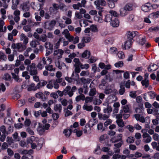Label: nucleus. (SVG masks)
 <instances>
[{
	"label": "nucleus",
	"instance_id": "obj_3",
	"mask_svg": "<svg viewBox=\"0 0 159 159\" xmlns=\"http://www.w3.org/2000/svg\"><path fill=\"white\" fill-rule=\"evenodd\" d=\"M64 95H68L70 97H72L74 93L71 90V87L70 86H67L63 90Z\"/></svg>",
	"mask_w": 159,
	"mask_h": 159
},
{
	"label": "nucleus",
	"instance_id": "obj_36",
	"mask_svg": "<svg viewBox=\"0 0 159 159\" xmlns=\"http://www.w3.org/2000/svg\"><path fill=\"white\" fill-rule=\"evenodd\" d=\"M39 44V42L36 40H32L30 42V45L32 48H35Z\"/></svg>",
	"mask_w": 159,
	"mask_h": 159
},
{
	"label": "nucleus",
	"instance_id": "obj_8",
	"mask_svg": "<svg viewBox=\"0 0 159 159\" xmlns=\"http://www.w3.org/2000/svg\"><path fill=\"white\" fill-rule=\"evenodd\" d=\"M117 99V97L115 95H110L107 98V102L108 104H111L116 101Z\"/></svg>",
	"mask_w": 159,
	"mask_h": 159
},
{
	"label": "nucleus",
	"instance_id": "obj_2",
	"mask_svg": "<svg viewBox=\"0 0 159 159\" xmlns=\"http://www.w3.org/2000/svg\"><path fill=\"white\" fill-rule=\"evenodd\" d=\"M50 125L49 124H46L44 125L39 124V126L37 128V130L39 134L40 135L43 134L45 130H48Z\"/></svg>",
	"mask_w": 159,
	"mask_h": 159
},
{
	"label": "nucleus",
	"instance_id": "obj_17",
	"mask_svg": "<svg viewBox=\"0 0 159 159\" xmlns=\"http://www.w3.org/2000/svg\"><path fill=\"white\" fill-rule=\"evenodd\" d=\"M21 9L24 11H28L30 9L29 5L26 3H24L21 5Z\"/></svg>",
	"mask_w": 159,
	"mask_h": 159
},
{
	"label": "nucleus",
	"instance_id": "obj_4",
	"mask_svg": "<svg viewBox=\"0 0 159 159\" xmlns=\"http://www.w3.org/2000/svg\"><path fill=\"white\" fill-rule=\"evenodd\" d=\"M138 35L139 33L137 31L129 32L127 33V36L128 39L133 41V38Z\"/></svg>",
	"mask_w": 159,
	"mask_h": 159
},
{
	"label": "nucleus",
	"instance_id": "obj_20",
	"mask_svg": "<svg viewBox=\"0 0 159 159\" xmlns=\"http://www.w3.org/2000/svg\"><path fill=\"white\" fill-rule=\"evenodd\" d=\"M97 123L98 121L97 120L94 119H90L87 124H88L90 127L91 126V127H92L94 125L96 124Z\"/></svg>",
	"mask_w": 159,
	"mask_h": 159
},
{
	"label": "nucleus",
	"instance_id": "obj_30",
	"mask_svg": "<svg viewBox=\"0 0 159 159\" xmlns=\"http://www.w3.org/2000/svg\"><path fill=\"white\" fill-rule=\"evenodd\" d=\"M16 49L19 52H22L24 50L23 46L21 44L17 43L16 44Z\"/></svg>",
	"mask_w": 159,
	"mask_h": 159
},
{
	"label": "nucleus",
	"instance_id": "obj_12",
	"mask_svg": "<svg viewBox=\"0 0 159 159\" xmlns=\"http://www.w3.org/2000/svg\"><path fill=\"white\" fill-rule=\"evenodd\" d=\"M56 23V21L54 20H52L50 21L49 23L48 26L46 28L50 30H52Z\"/></svg>",
	"mask_w": 159,
	"mask_h": 159
},
{
	"label": "nucleus",
	"instance_id": "obj_9",
	"mask_svg": "<svg viewBox=\"0 0 159 159\" xmlns=\"http://www.w3.org/2000/svg\"><path fill=\"white\" fill-rule=\"evenodd\" d=\"M36 97L38 98L41 99L43 101H45L47 98L44 94L41 92H39L35 94Z\"/></svg>",
	"mask_w": 159,
	"mask_h": 159
},
{
	"label": "nucleus",
	"instance_id": "obj_1",
	"mask_svg": "<svg viewBox=\"0 0 159 159\" xmlns=\"http://www.w3.org/2000/svg\"><path fill=\"white\" fill-rule=\"evenodd\" d=\"M26 69L31 75H36L38 74V71L34 63H32L30 65L27 66Z\"/></svg>",
	"mask_w": 159,
	"mask_h": 159
},
{
	"label": "nucleus",
	"instance_id": "obj_52",
	"mask_svg": "<svg viewBox=\"0 0 159 159\" xmlns=\"http://www.w3.org/2000/svg\"><path fill=\"white\" fill-rule=\"evenodd\" d=\"M73 61L75 63L74 66H80L81 65L79 58H75Z\"/></svg>",
	"mask_w": 159,
	"mask_h": 159
},
{
	"label": "nucleus",
	"instance_id": "obj_6",
	"mask_svg": "<svg viewBox=\"0 0 159 159\" xmlns=\"http://www.w3.org/2000/svg\"><path fill=\"white\" fill-rule=\"evenodd\" d=\"M63 53L64 51L63 50L58 49L54 51L53 54L55 56H57L58 59H59L62 57Z\"/></svg>",
	"mask_w": 159,
	"mask_h": 159
},
{
	"label": "nucleus",
	"instance_id": "obj_33",
	"mask_svg": "<svg viewBox=\"0 0 159 159\" xmlns=\"http://www.w3.org/2000/svg\"><path fill=\"white\" fill-rule=\"evenodd\" d=\"M12 78L17 82H20L21 81V80L19 78L18 75H16L14 73H11Z\"/></svg>",
	"mask_w": 159,
	"mask_h": 159
},
{
	"label": "nucleus",
	"instance_id": "obj_18",
	"mask_svg": "<svg viewBox=\"0 0 159 159\" xmlns=\"http://www.w3.org/2000/svg\"><path fill=\"white\" fill-rule=\"evenodd\" d=\"M83 109L84 110H86L88 111H91L93 109V107L92 106H88L86 103H84L83 106Z\"/></svg>",
	"mask_w": 159,
	"mask_h": 159
},
{
	"label": "nucleus",
	"instance_id": "obj_37",
	"mask_svg": "<svg viewBox=\"0 0 159 159\" xmlns=\"http://www.w3.org/2000/svg\"><path fill=\"white\" fill-rule=\"evenodd\" d=\"M112 108L110 106H107V107L104 109L103 111L105 113H110L112 111Z\"/></svg>",
	"mask_w": 159,
	"mask_h": 159
},
{
	"label": "nucleus",
	"instance_id": "obj_55",
	"mask_svg": "<svg viewBox=\"0 0 159 159\" xmlns=\"http://www.w3.org/2000/svg\"><path fill=\"white\" fill-rule=\"evenodd\" d=\"M0 130L3 134H7V131L6 130V127L4 125H2L0 127Z\"/></svg>",
	"mask_w": 159,
	"mask_h": 159
},
{
	"label": "nucleus",
	"instance_id": "obj_44",
	"mask_svg": "<svg viewBox=\"0 0 159 159\" xmlns=\"http://www.w3.org/2000/svg\"><path fill=\"white\" fill-rule=\"evenodd\" d=\"M22 76L23 77H25V79L26 80H28L30 78V76L29 75L27 71L23 72L22 74Z\"/></svg>",
	"mask_w": 159,
	"mask_h": 159
},
{
	"label": "nucleus",
	"instance_id": "obj_7",
	"mask_svg": "<svg viewBox=\"0 0 159 159\" xmlns=\"http://www.w3.org/2000/svg\"><path fill=\"white\" fill-rule=\"evenodd\" d=\"M46 64V61L44 57L42 58V60L39 63L37 67L39 69L42 70L44 67V65Z\"/></svg>",
	"mask_w": 159,
	"mask_h": 159
},
{
	"label": "nucleus",
	"instance_id": "obj_50",
	"mask_svg": "<svg viewBox=\"0 0 159 159\" xmlns=\"http://www.w3.org/2000/svg\"><path fill=\"white\" fill-rule=\"evenodd\" d=\"M7 59V56L2 52L0 51V60L5 61Z\"/></svg>",
	"mask_w": 159,
	"mask_h": 159
},
{
	"label": "nucleus",
	"instance_id": "obj_31",
	"mask_svg": "<svg viewBox=\"0 0 159 159\" xmlns=\"http://www.w3.org/2000/svg\"><path fill=\"white\" fill-rule=\"evenodd\" d=\"M72 129H66L64 130V133L66 137H69L71 134Z\"/></svg>",
	"mask_w": 159,
	"mask_h": 159
},
{
	"label": "nucleus",
	"instance_id": "obj_45",
	"mask_svg": "<svg viewBox=\"0 0 159 159\" xmlns=\"http://www.w3.org/2000/svg\"><path fill=\"white\" fill-rule=\"evenodd\" d=\"M63 39V38H60L58 41L54 45V47L55 48L57 49L58 48L60 45V43L62 41V39Z\"/></svg>",
	"mask_w": 159,
	"mask_h": 159
},
{
	"label": "nucleus",
	"instance_id": "obj_42",
	"mask_svg": "<svg viewBox=\"0 0 159 159\" xmlns=\"http://www.w3.org/2000/svg\"><path fill=\"white\" fill-rule=\"evenodd\" d=\"M116 122L118 125L120 127H123L124 126V124L122 119L117 120Z\"/></svg>",
	"mask_w": 159,
	"mask_h": 159
},
{
	"label": "nucleus",
	"instance_id": "obj_27",
	"mask_svg": "<svg viewBox=\"0 0 159 159\" xmlns=\"http://www.w3.org/2000/svg\"><path fill=\"white\" fill-rule=\"evenodd\" d=\"M159 17V11H157L156 12L152 13L149 16V17L153 18H156Z\"/></svg>",
	"mask_w": 159,
	"mask_h": 159
},
{
	"label": "nucleus",
	"instance_id": "obj_48",
	"mask_svg": "<svg viewBox=\"0 0 159 159\" xmlns=\"http://www.w3.org/2000/svg\"><path fill=\"white\" fill-rule=\"evenodd\" d=\"M35 15V18L36 19V21H40L42 20L41 16L39 15L38 12H35L34 13Z\"/></svg>",
	"mask_w": 159,
	"mask_h": 159
},
{
	"label": "nucleus",
	"instance_id": "obj_54",
	"mask_svg": "<svg viewBox=\"0 0 159 159\" xmlns=\"http://www.w3.org/2000/svg\"><path fill=\"white\" fill-rule=\"evenodd\" d=\"M124 8L127 11H130L132 10V5L131 4H128L125 6Z\"/></svg>",
	"mask_w": 159,
	"mask_h": 159
},
{
	"label": "nucleus",
	"instance_id": "obj_57",
	"mask_svg": "<svg viewBox=\"0 0 159 159\" xmlns=\"http://www.w3.org/2000/svg\"><path fill=\"white\" fill-rule=\"evenodd\" d=\"M109 13L110 15H111V16H113L114 17H117L119 15V14L115 11L111 10L109 11Z\"/></svg>",
	"mask_w": 159,
	"mask_h": 159
},
{
	"label": "nucleus",
	"instance_id": "obj_49",
	"mask_svg": "<svg viewBox=\"0 0 159 159\" xmlns=\"http://www.w3.org/2000/svg\"><path fill=\"white\" fill-rule=\"evenodd\" d=\"M117 55L120 59H123L125 57V55L124 53L121 51L119 52L118 53Z\"/></svg>",
	"mask_w": 159,
	"mask_h": 159
},
{
	"label": "nucleus",
	"instance_id": "obj_26",
	"mask_svg": "<svg viewBox=\"0 0 159 159\" xmlns=\"http://www.w3.org/2000/svg\"><path fill=\"white\" fill-rule=\"evenodd\" d=\"M141 84L143 86H145V88H148L149 85V80L143 79L141 81Z\"/></svg>",
	"mask_w": 159,
	"mask_h": 159
},
{
	"label": "nucleus",
	"instance_id": "obj_19",
	"mask_svg": "<svg viewBox=\"0 0 159 159\" xmlns=\"http://www.w3.org/2000/svg\"><path fill=\"white\" fill-rule=\"evenodd\" d=\"M12 67L11 65L8 66L7 64H5L4 66L3 67L2 65H0V70H5L7 69L10 70Z\"/></svg>",
	"mask_w": 159,
	"mask_h": 159
},
{
	"label": "nucleus",
	"instance_id": "obj_40",
	"mask_svg": "<svg viewBox=\"0 0 159 159\" xmlns=\"http://www.w3.org/2000/svg\"><path fill=\"white\" fill-rule=\"evenodd\" d=\"M85 99V96L83 94H80L77 96L75 98V100L77 102H79L80 100H84Z\"/></svg>",
	"mask_w": 159,
	"mask_h": 159
},
{
	"label": "nucleus",
	"instance_id": "obj_47",
	"mask_svg": "<svg viewBox=\"0 0 159 159\" xmlns=\"http://www.w3.org/2000/svg\"><path fill=\"white\" fill-rule=\"evenodd\" d=\"M133 42V41L128 39L125 43V46L129 48Z\"/></svg>",
	"mask_w": 159,
	"mask_h": 159
},
{
	"label": "nucleus",
	"instance_id": "obj_32",
	"mask_svg": "<svg viewBox=\"0 0 159 159\" xmlns=\"http://www.w3.org/2000/svg\"><path fill=\"white\" fill-rule=\"evenodd\" d=\"M120 12V15L122 16H125L128 14V11L125 9V8L121 9Z\"/></svg>",
	"mask_w": 159,
	"mask_h": 159
},
{
	"label": "nucleus",
	"instance_id": "obj_58",
	"mask_svg": "<svg viewBox=\"0 0 159 159\" xmlns=\"http://www.w3.org/2000/svg\"><path fill=\"white\" fill-rule=\"evenodd\" d=\"M89 74V72L88 70L87 71H82L80 73V75L81 76H87Z\"/></svg>",
	"mask_w": 159,
	"mask_h": 159
},
{
	"label": "nucleus",
	"instance_id": "obj_59",
	"mask_svg": "<svg viewBox=\"0 0 159 159\" xmlns=\"http://www.w3.org/2000/svg\"><path fill=\"white\" fill-rule=\"evenodd\" d=\"M145 42H146L145 37V36H144V37L141 38V39H140L139 41V43L140 45H143L145 43Z\"/></svg>",
	"mask_w": 159,
	"mask_h": 159
},
{
	"label": "nucleus",
	"instance_id": "obj_21",
	"mask_svg": "<svg viewBox=\"0 0 159 159\" xmlns=\"http://www.w3.org/2000/svg\"><path fill=\"white\" fill-rule=\"evenodd\" d=\"M90 55V51L86 50L82 53L81 56L83 58H88L89 57Z\"/></svg>",
	"mask_w": 159,
	"mask_h": 159
},
{
	"label": "nucleus",
	"instance_id": "obj_56",
	"mask_svg": "<svg viewBox=\"0 0 159 159\" xmlns=\"http://www.w3.org/2000/svg\"><path fill=\"white\" fill-rule=\"evenodd\" d=\"M107 138V134H103L101 136L99 140L100 142L102 141L106 140Z\"/></svg>",
	"mask_w": 159,
	"mask_h": 159
},
{
	"label": "nucleus",
	"instance_id": "obj_34",
	"mask_svg": "<svg viewBox=\"0 0 159 159\" xmlns=\"http://www.w3.org/2000/svg\"><path fill=\"white\" fill-rule=\"evenodd\" d=\"M45 48L48 49L52 50L53 49V45L50 42H47L45 43Z\"/></svg>",
	"mask_w": 159,
	"mask_h": 159
},
{
	"label": "nucleus",
	"instance_id": "obj_24",
	"mask_svg": "<svg viewBox=\"0 0 159 159\" xmlns=\"http://www.w3.org/2000/svg\"><path fill=\"white\" fill-rule=\"evenodd\" d=\"M112 17L111 15L108 14L105 15L104 21L106 22H110L111 21Z\"/></svg>",
	"mask_w": 159,
	"mask_h": 159
},
{
	"label": "nucleus",
	"instance_id": "obj_14",
	"mask_svg": "<svg viewBox=\"0 0 159 159\" xmlns=\"http://www.w3.org/2000/svg\"><path fill=\"white\" fill-rule=\"evenodd\" d=\"M129 106V105H126L125 106H123L122 107V109L120 110L122 111L123 113H129L130 112Z\"/></svg>",
	"mask_w": 159,
	"mask_h": 159
},
{
	"label": "nucleus",
	"instance_id": "obj_43",
	"mask_svg": "<svg viewBox=\"0 0 159 159\" xmlns=\"http://www.w3.org/2000/svg\"><path fill=\"white\" fill-rule=\"evenodd\" d=\"M124 63L122 61H120L115 64V66L116 67H121L123 66Z\"/></svg>",
	"mask_w": 159,
	"mask_h": 159
},
{
	"label": "nucleus",
	"instance_id": "obj_25",
	"mask_svg": "<svg viewBox=\"0 0 159 159\" xmlns=\"http://www.w3.org/2000/svg\"><path fill=\"white\" fill-rule=\"evenodd\" d=\"M54 110L56 111H58L60 113L61 111L62 106L60 104H56L54 107Z\"/></svg>",
	"mask_w": 159,
	"mask_h": 159
},
{
	"label": "nucleus",
	"instance_id": "obj_38",
	"mask_svg": "<svg viewBox=\"0 0 159 159\" xmlns=\"http://www.w3.org/2000/svg\"><path fill=\"white\" fill-rule=\"evenodd\" d=\"M80 80L82 83L84 84L89 83L91 81V79H85L84 78H81L80 79Z\"/></svg>",
	"mask_w": 159,
	"mask_h": 159
},
{
	"label": "nucleus",
	"instance_id": "obj_5",
	"mask_svg": "<svg viewBox=\"0 0 159 159\" xmlns=\"http://www.w3.org/2000/svg\"><path fill=\"white\" fill-rule=\"evenodd\" d=\"M152 8V5L148 3H147L144 5H142L141 7V10L146 12L149 11Z\"/></svg>",
	"mask_w": 159,
	"mask_h": 159
},
{
	"label": "nucleus",
	"instance_id": "obj_64",
	"mask_svg": "<svg viewBox=\"0 0 159 159\" xmlns=\"http://www.w3.org/2000/svg\"><path fill=\"white\" fill-rule=\"evenodd\" d=\"M148 95L150 96L151 99L154 98L156 96L155 93L153 91H150L148 93Z\"/></svg>",
	"mask_w": 159,
	"mask_h": 159
},
{
	"label": "nucleus",
	"instance_id": "obj_39",
	"mask_svg": "<svg viewBox=\"0 0 159 159\" xmlns=\"http://www.w3.org/2000/svg\"><path fill=\"white\" fill-rule=\"evenodd\" d=\"M1 1L3 2L2 7H4V9L7 8L8 7V5L6 2H7V3H9L10 0H1Z\"/></svg>",
	"mask_w": 159,
	"mask_h": 159
},
{
	"label": "nucleus",
	"instance_id": "obj_41",
	"mask_svg": "<svg viewBox=\"0 0 159 159\" xmlns=\"http://www.w3.org/2000/svg\"><path fill=\"white\" fill-rule=\"evenodd\" d=\"M123 115V113L122 110H120V113L118 114H116L115 115L116 118L117 119V120H120L122 119V118Z\"/></svg>",
	"mask_w": 159,
	"mask_h": 159
},
{
	"label": "nucleus",
	"instance_id": "obj_29",
	"mask_svg": "<svg viewBox=\"0 0 159 159\" xmlns=\"http://www.w3.org/2000/svg\"><path fill=\"white\" fill-rule=\"evenodd\" d=\"M98 116L99 118L101 120H105L109 117V116H108L106 114H98Z\"/></svg>",
	"mask_w": 159,
	"mask_h": 159
},
{
	"label": "nucleus",
	"instance_id": "obj_61",
	"mask_svg": "<svg viewBox=\"0 0 159 159\" xmlns=\"http://www.w3.org/2000/svg\"><path fill=\"white\" fill-rule=\"evenodd\" d=\"M152 138L151 136L144 139L143 140V142L145 143H150L152 140Z\"/></svg>",
	"mask_w": 159,
	"mask_h": 159
},
{
	"label": "nucleus",
	"instance_id": "obj_28",
	"mask_svg": "<svg viewBox=\"0 0 159 159\" xmlns=\"http://www.w3.org/2000/svg\"><path fill=\"white\" fill-rule=\"evenodd\" d=\"M96 90L95 88H91L90 89L89 95L91 96H93L96 94Z\"/></svg>",
	"mask_w": 159,
	"mask_h": 159
},
{
	"label": "nucleus",
	"instance_id": "obj_46",
	"mask_svg": "<svg viewBox=\"0 0 159 159\" xmlns=\"http://www.w3.org/2000/svg\"><path fill=\"white\" fill-rule=\"evenodd\" d=\"M91 38L89 37H85L82 39V42L84 43H87L90 41Z\"/></svg>",
	"mask_w": 159,
	"mask_h": 159
},
{
	"label": "nucleus",
	"instance_id": "obj_53",
	"mask_svg": "<svg viewBox=\"0 0 159 159\" xmlns=\"http://www.w3.org/2000/svg\"><path fill=\"white\" fill-rule=\"evenodd\" d=\"M47 39V37L46 34H43L41 35L39 41H41L43 42H45Z\"/></svg>",
	"mask_w": 159,
	"mask_h": 159
},
{
	"label": "nucleus",
	"instance_id": "obj_35",
	"mask_svg": "<svg viewBox=\"0 0 159 159\" xmlns=\"http://www.w3.org/2000/svg\"><path fill=\"white\" fill-rule=\"evenodd\" d=\"M135 139L133 136L128 137L126 140L127 143H132L134 141Z\"/></svg>",
	"mask_w": 159,
	"mask_h": 159
},
{
	"label": "nucleus",
	"instance_id": "obj_60",
	"mask_svg": "<svg viewBox=\"0 0 159 159\" xmlns=\"http://www.w3.org/2000/svg\"><path fill=\"white\" fill-rule=\"evenodd\" d=\"M91 30L93 32H96L98 31V29L96 25H92L90 26Z\"/></svg>",
	"mask_w": 159,
	"mask_h": 159
},
{
	"label": "nucleus",
	"instance_id": "obj_10",
	"mask_svg": "<svg viewBox=\"0 0 159 159\" xmlns=\"http://www.w3.org/2000/svg\"><path fill=\"white\" fill-rule=\"evenodd\" d=\"M20 39L21 41H23V43L26 44L28 42V38L23 33L21 34L20 35Z\"/></svg>",
	"mask_w": 159,
	"mask_h": 159
},
{
	"label": "nucleus",
	"instance_id": "obj_15",
	"mask_svg": "<svg viewBox=\"0 0 159 159\" xmlns=\"http://www.w3.org/2000/svg\"><path fill=\"white\" fill-rule=\"evenodd\" d=\"M83 131L85 134H90L91 133V129L88 124H86L85 127L83 129Z\"/></svg>",
	"mask_w": 159,
	"mask_h": 159
},
{
	"label": "nucleus",
	"instance_id": "obj_63",
	"mask_svg": "<svg viewBox=\"0 0 159 159\" xmlns=\"http://www.w3.org/2000/svg\"><path fill=\"white\" fill-rule=\"evenodd\" d=\"M23 29L26 32H31V28L29 26L27 25L24 26L23 27Z\"/></svg>",
	"mask_w": 159,
	"mask_h": 159
},
{
	"label": "nucleus",
	"instance_id": "obj_22",
	"mask_svg": "<svg viewBox=\"0 0 159 159\" xmlns=\"http://www.w3.org/2000/svg\"><path fill=\"white\" fill-rule=\"evenodd\" d=\"M125 87L124 85L121 84H120V89L119 91V93L120 95H122L125 93Z\"/></svg>",
	"mask_w": 159,
	"mask_h": 159
},
{
	"label": "nucleus",
	"instance_id": "obj_16",
	"mask_svg": "<svg viewBox=\"0 0 159 159\" xmlns=\"http://www.w3.org/2000/svg\"><path fill=\"white\" fill-rule=\"evenodd\" d=\"M111 24L113 27H116L119 26V21L117 18H115L113 20L111 21Z\"/></svg>",
	"mask_w": 159,
	"mask_h": 159
},
{
	"label": "nucleus",
	"instance_id": "obj_62",
	"mask_svg": "<svg viewBox=\"0 0 159 159\" xmlns=\"http://www.w3.org/2000/svg\"><path fill=\"white\" fill-rule=\"evenodd\" d=\"M13 136L14 139L16 141H19L20 139V138L18 136V134L17 132H16L13 134Z\"/></svg>",
	"mask_w": 159,
	"mask_h": 159
},
{
	"label": "nucleus",
	"instance_id": "obj_11",
	"mask_svg": "<svg viewBox=\"0 0 159 159\" xmlns=\"http://www.w3.org/2000/svg\"><path fill=\"white\" fill-rule=\"evenodd\" d=\"M122 134H120L117 135V136L111 139L112 142L116 143L119 141H122Z\"/></svg>",
	"mask_w": 159,
	"mask_h": 159
},
{
	"label": "nucleus",
	"instance_id": "obj_51",
	"mask_svg": "<svg viewBox=\"0 0 159 159\" xmlns=\"http://www.w3.org/2000/svg\"><path fill=\"white\" fill-rule=\"evenodd\" d=\"M109 2H108V5L109 7L111 8H113L115 7V2H114L112 1L111 0H108Z\"/></svg>",
	"mask_w": 159,
	"mask_h": 159
},
{
	"label": "nucleus",
	"instance_id": "obj_13",
	"mask_svg": "<svg viewBox=\"0 0 159 159\" xmlns=\"http://www.w3.org/2000/svg\"><path fill=\"white\" fill-rule=\"evenodd\" d=\"M158 68V66L154 64H151L148 68L149 71H153L156 70Z\"/></svg>",
	"mask_w": 159,
	"mask_h": 159
},
{
	"label": "nucleus",
	"instance_id": "obj_23",
	"mask_svg": "<svg viewBox=\"0 0 159 159\" xmlns=\"http://www.w3.org/2000/svg\"><path fill=\"white\" fill-rule=\"evenodd\" d=\"M95 4L101 5V6H104L106 5V2L104 0H97L94 2Z\"/></svg>",
	"mask_w": 159,
	"mask_h": 159
}]
</instances>
